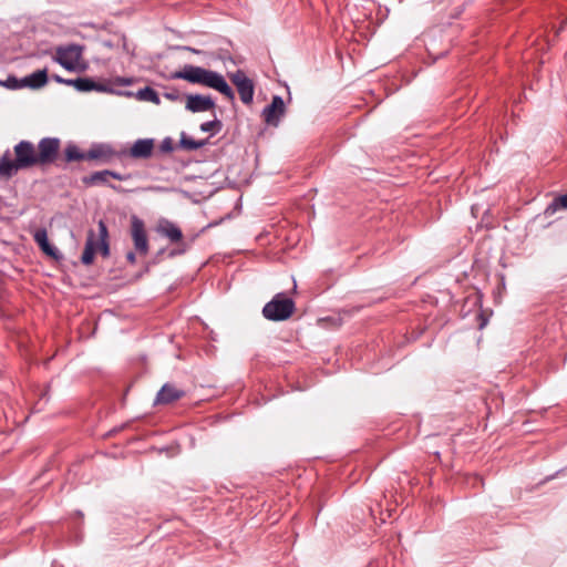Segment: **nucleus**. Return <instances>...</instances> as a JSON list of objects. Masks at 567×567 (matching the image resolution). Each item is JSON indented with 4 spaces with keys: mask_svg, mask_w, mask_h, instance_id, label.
<instances>
[{
    "mask_svg": "<svg viewBox=\"0 0 567 567\" xmlns=\"http://www.w3.org/2000/svg\"><path fill=\"white\" fill-rule=\"evenodd\" d=\"M172 79H181L193 84H202L218 91L230 101L235 100V94L231 87L228 85L224 76L215 71L186 64L183 70L174 72L172 74Z\"/></svg>",
    "mask_w": 567,
    "mask_h": 567,
    "instance_id": "1",
    "label": "nucleus"
},
{
    "mask_svg": "<svg viewBox=\"0 0 567 567\" xmlns=\"http://www.w3.org/2000/svg\"><path fill=\"white\" fill-rule=\"evenodd\" d=\"M53 61L70 72H83L87 68L83 60V47L75 43L58 47Z\"/></svg>",
    "mask_w": 567,
    "mask_h": 567,
    "instance_id": "2",
    "label": "nucleus"
},
{
    "mask_svg": "<svg viewBox=\"0 0 567 567\" xmlns=\"http://www.w3.org/2000/svg\"><path fill=\"white\" fill-rule=\"evenodd\" d=\"M296 303L286 293L279 292L262 308V315L270 321H285L295 312Z\"/></svg>",
    "mask_w": 567,
    "mask_h": 567,
    "instance_id": "3",
    "label": "nucleus"
},
{
    "mask_svg": "<svg viewBox=\"0 0 567 567\" xmlns=\"http://www.w3.org/2000/svg\"><path fill=\"white\" fill-rule=\"evenodd\" d=\"M109 231L104 221L99 223V238H95L94 233L91 230L87 235L84 250L82 252L81 261L84 265H91L94 260V255L97 250L103 256H109L110 248L107 243Z\"/></svg>",
    "mask_w": 567,
    "mask_h": 567,
    "instance_id": "4",
    "label": "nucleus"
},
{
    "mask_svg": "<svg viewBox=\"0 0 567 567\" xmlns=\"http://www.w3.org/2000/svg\"><path fill=\"white\" fill-rule=\"evenodd\" d=\"M13 150L16 158L11 159L9 155V166L13 175L21 169L39 166L37 151L31 142L20 141Z\"/></svg>",
    "mask_w": 567,
    "mask_h": 567,
    "instance_id": "5",
    "label": "nucleus"
},
{
    "mask_svg": "<svg viewBox=\"0 0 567 567\" xmlns=\"http://www.w3.org/2000/svg\"><path fill=\"white\" fill-rule=\"evenodd\" d=\"M61 150V140L58 137H43L39 141L37 147V158L39 166L54 164L59 158Z\"/></svg>",
    "mask_w": 567,
    "mask_h": 567,
    "instance_id": "6",
    "label": "nucleus"
},
{
    "mask_svg": "<svg viewBox=\"0 0 567 567\" xmlns=\"http://www.w3.org/2000/svg\"><path fill=\"white\" fill-rule=\"evenodd\" d=\"M131 237L135 251L141 256H146L150 250L148 238L144 221L137 216L131 218Z\"/></svg>",
    "mask_w": 567,
    "mask_h": 567,
    "instance_id": "7",
    "label": "nucleus"
},
{
    "mask_svg": "<svg viewBox=\"0 0 567 567\" xmlns=\"http://www.w3.org/2000/svg\"><path fill=\"white\" fill-rule=\"evenodd\" d=\"M110 177L117 179V181H127L131 177V175L130 174L123 175V174H120L114 171L104 169V171L94 172L90 175L83 176L82 183L86 187H92V186H97V185H109ZM110 187L114 190L120 189L117 186L112 185V184H110Z\"/></svg>",
    "mask_w": 567,
    "mask_h": 567,
    "instance_id": "8",
    "label": "nucleus"
},
{
    "mask_svg": "<svg viewBox=\"0 0 567 567\" xmlns=\"http://www.w3.org/2000/svg\"><path fill=\"white\" fill-rule=\"evenodd\" d=\"M230 81L236 86L240 100L245 104H250L254 99V82L246 75L243 70H237L230 75Z\"/></svg>",
    "mask_w": 567,
    "mask_h": 567,
    "instance_id": "9",
    "label": "nucleus"
},
{
    "mask_svg": "<svg viewBox=\"0 0 567 567\" xmlns=\"http://www.w3.org/2000/svg\"><path fill=\"white\" fill-rule=\"evenodd\" d=\"M285 114V103L281 96H272L271 103L262 110L264 121L268 125L277 126Z\"/></svg>",
    "mask_w": 567,
    "mask_h": 567,
    "instance_id": "10",
    "label": "nucleus"
},
{
    "mask_svg": "<svg viewBox=\"0 0 567 567\" xmlns=\"http://www.w3.org/2000/svg\"><path fill=\"white\" fill-rule=\"evenodd\" d=\"M185 396V391L172 383H165L157 392L154 404H171Z\"/></svg>",
    "mask_w": 567,
    "mask_h": 567,
    "instance_id": "11",
    "label": "nucleus"
},
{
    "mask_svg": "<svg viewBox=\"0 0 567 567\" xmlns=\"http://www.w3.org/2000/svg\"><path fill=\"white\" fill-rule=\"evenodd\" d=\"M153 138H140L133 143L127 155L135 159H147L153 155Z\"/></svg>",
    "mask_w": 567,
    "mask_h": 567,
    "instance_id": "12",
    "label": "nucleus"
},
{
    "mask_svg": "<svg viewBox=\"0 0 567 567\" xmlns=\"http://www.w3.org/2000/svg\"><path fill=\"white\" fill-rule=\"evenodd\" d=\"M214 107L215 102L210 96L189 94L186 97V109L193 113L206 112Z\"/></svg>",
    "mask_w": 567,
    "mask_h": 567,
    "instance_id": "13",
    "label": "nucleus"
},
{
    "mask_svg": "<svg viewBox=\"0 0 567 567\" xmlns=\"http://www.w3.org/2000/svg\"><path fill=\"white\" fill-rule=\"evenodd\" d=\"M118 155L120 153L115 152L107 144H95L86 152V159H100L103 163H110L114 157Z\"/></svg>",
    "mask_w": 567,
    "mask_h": 567,
    "instance_id": "14",
    "label": "nucleus"
},
{
    "mask_svg": "<svg viewBox=\"0 0 567 567\" xmlns=\"http://www.w3.org/2000/svg\"><path fill=\"white\" fill-rule=\"evenodd\" d=\"M48 83V71L47 69L37 70L35 72L24 76L21 80L20 86H27L30 89H40Z\"/></svg>",
    "mask_w": 567,
    "mask_h": 567,
    "instance_id": "15",
    "label": "nucleus"
},
{
    "mask_svg": "<svg viewBox=\"0 0 567 567\" xmlns=\"http://www.w3.org/2000/svg\"><path fill=\"white\" fill-rule=\"evenodd\" d=\"M157 231L167 237L172 243H178L183 238L181 228L169 220H163L157 226Z\"/></svg>",
    "mask_w": 567,
    "mask_h": 567,
    "instance_id": "16",
    "label": "nucleus"
},
{
    "mask_svg": "<svg viewBox=\"0 0 567 567\" xmlns=\"http://www.w3.org/2000/svg\"><path fill=\"white\" fill-rule=\"evenodd\" d=\"M68 85L74 86L80 92H89V91H102L103 86L101 84L95 83L93 80L89 78H78L74 80H69Z\"/></svg>",
    "mask_w": 567,
    "mask_h": 567,
    "instance_id": "17",
    "label": "nucleus"
},
{
    "mask_svg": "<svg viewBox=\"0 0 567 567\" xmlns=\"http://www.w3.org/2000/svg\"><path fill=\"white\" fill-rule=\"evenodd\" d=\"M207 144V140L195 141L182 132L178 146L185 151H197Z\"/></svg>",
    "mask_w": 567,
    "mask_h": 567,
    "instance_id": "18",
    "label": "nucleus"
},
{
    "mask_svg": "<svg viewBox=\"0 0 567 567\" xmlns=\"http://www.w3.org/2000/svg\"><path fill=\"white\" fill-rule=\"evenodd\" d=\"M63 154L66 163L86 159V153L82 152L74 143H69Z\"/></svg>",
    "mask_w": 567,
    "mask_h": 567,
    "instance_id": "19",
    "label": "nucleus"
},
{
    "mask_svg": "<svg viewBox=\"0 0 567 567\" xmlns=\"http://www.w3.org/2000/svg\"><path fill=\"white\" fill-rule=\"evenodd\" d=\"M34 240L47 255L55 256V248L49 243L45 229L38 230Z\"/></svg>",
    "mask_w": 567,
    "mask_h": 567,
    "instance_id": "20",
    "label": "nucleus"
},
{
    "mask_svg": "<svg viewBox=\"0 0 567 567\" xmlns=\"http://www.w3.org/2000/svg\"><path fill=\"white\" fill-rule=\"evenodd\" d=\"M137 97L142 101H148L157 105L161 103L157 92L150 86L138 90Z\"/></svg>",
    "mask_w": 567,
    "mask_h": 567,
    "instance_id": "21",
    "label": "nucleus"
},
{
    "mask_svg": "<svg viewBox=\"0 0 567 567\" xmlns=\"http://www.w3.org/2000/svg\"><path fill=\"white\" fill-rule=\"evenodd\" d=\"M0 176L10 178L13 176L9 166V151L0 157Z\"/></svg>",
    "mask_w": 567,
    "mask_h": 567,
    "instance_id": "22",
    "label": "nucleus"
},
{
    "mask_svg": "<svg viewBox=\"0 0 567 567\" xmlns=\"http://www.w3.org/2000/svg\"><path fill=\"white\" fill-rule=\"evenodd\" d=\"M223 127V124L219 120L207 121L200 124V130L203 132H212L213 134L218 133Z\"/></svg>",
    "mask_w": 567,
    "mask_h": 567,
    "instance_id": "23",
    "label": "nucleus"
},
{
    "mask_svg": "<svg viewBox=\"0 0 567 567\" xmlns=\"http://www.w3.org/2000/svg\"><path fill=\"white\" fill-rule=\"evenodd\" d=\"M557 207H564L567 208V193L565 195L559 196L556 198L549 206L548 209L553 208L555 210Z\"/></svg>",
    "mask_w": 567,
    "mask_h": 567,
    "instance_id": "24",
    "label": "nucleus"
},
{
    "mask_svg": "<svg viewBox=\"0 0 567 567\" xmlns=\"http://www.w3.org/2000/svg\"><path fill=\"white\" fill-rule=\"evenodd\" d=\"M161 152L163 153H171L174 150V142L171 137H165L161 145H159Z\"/></svg>",
    "mask_w": 567,
    "mask_h": 567,
    "instance_id": "25",
    "label": "nucleus"
},
{
    "mask_svg": "<svg viewBox=\"0 0 567 567\" xmlns=\"http://www.w3.org/2000/svg\"><path fill=\"white\" fill-rule=\"evenodd\" d=\"M164 96L171 101H177L179 99V92L175 89L164 93Z\"/></svg>",
    "mask_w": 567,
    "mask_h": 567,
    "instance_id": "26",
    "label": "nucleus"
},
{
    "mask_svg": "<svg viewBox=\"0 0 567 567\" xmlns=\"http://www.w3.org/2000/svg\"><path fill=\"white\" fill-rule=\"evenodd\" d=\"M126 260L131 264V265H134L136 262V254L134 251H128L126 254Z\"/></svg>",
    "mask_w": 567,
    "mask_h": 567,
    "instance_id": "27",
    "label": "nucleus"
},
{
    "mask_svg": "<svg viewBox=\"0 0 567 567\" xmlns=\"http://www.w3.org/2000/svg\"><path fill=\"white\" fill-rule=\"evenodd\" d=\"M53 80H54L55 82H58V83H63V84H66V85H68V81H69L70 79H63V78H61L60 75H53Z\"/></svg>",
    "mask_w": 567,
    "mask_h": 567,
    "instance_id": "28",
    "label": "nucleus"
},
{
    "mask_svg": "<svg viewBox=\"0 0 567 567\" xmlns=\"http://www.w3.org/2000/svg\"><path fill=\"white\" fill-rule=\"evenodd\" d=\"M480 319H481L480 329H483L487 323V319L484 318L483 313L480 315Z\"/></svg>",
    "mask_w": 567,
    "mask_h": 567,
    "instance_id": "29",
    "label": "nucleus"
}]
</instances>
